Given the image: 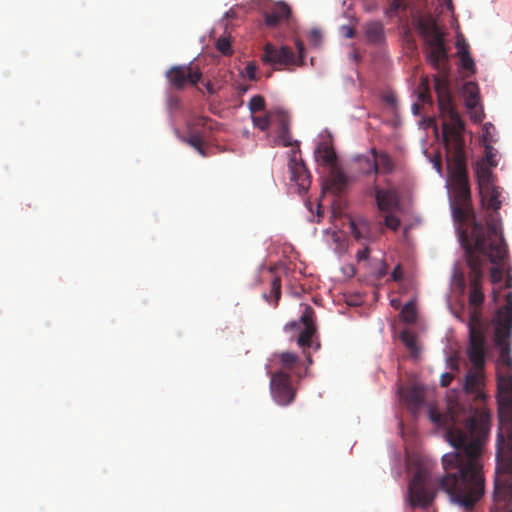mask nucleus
<instances>
[{
	"mask_svg": "<svg viewBox=\"0 0 512 512\" xmlns=\"http://www.w3.org/2000/svg\"><path fill=\"white\" fill-rule=\"evenodd\" d=\"M442 118V135L446 148L449 182L454 200L451 204L457 231L465 250L469 274V304L473 308L484 302L482 291L483 265L488 259L497 264L506 254L505 240L496 219L491 216L485 225L476 221L471 204L465 143L464 123L457 112L452 95H437Z\"/></svg>",
	"mask_w": 512,
	"mask_h": 512,
	"instance_id": "1",
	"label": "nucleus"
},
{
	"mask_svg": "<svg viewBox=\"0 0 512 512\" xmlns=\"http://www.w3.org/2000/svg\"><path fill=\"white\" fill-rule=\"evenodd\" d=\"M430 418L446 429L447 440L456 449L442 457L445 475L439 486L453 502L472 510L485 492L480 458L490 430V414L455 403L445 414L431 410Z\"/></svg>",
	"mask_w": 512,
	"mask_h": 512,
	"instance_id": "2",
	"label": "nucleus"
},
{
	"mask_svg": "<svg viewBox=\"0 0 512 512\" xmlns=\"http://www.w3.org/2000/svg\"><path fill=\"white\" fill-rule=\"evenodd\" d=\"M500 349V366L497 370L499 404L508 410L501 416V432L498 433L496 451V473L512 474V357L510 343L497 346Z\"/></svg>",
	"mask_w": 512,
	"mask_h": 512,
	"instance_id": "3",
	"label": "nucleus"
},
{
	"mask_svg": "<svg viewBox=\"0 0 512 512\" xmlns=\"http://www.w3.org/2000/svg\"><path fill=\"white\" fill-rule=\"evenodd\" d=\"M469 346L467 356L472 365L481 367L486 356V335L480 312L474 308L470 313L469 322Z\"/></svg>",
	"mask_w": 512,
	"mask_h": 512,
	"instance_id": "4",
	"label": "nucleus"
},
{
	"mask_svg": "<svg viewBox=\"0 0 512 512\" xmlns=\"http://www.w3.org/2000/svg\"><path fill=\"white\" fill-rule=\"evenodd\" d=\"M429 475L418 469L409 483V501L412 507L427 509L433 502L435 493L429 485Z\"/></svg>",
	"mask_w": 512,
	"mask_h": 512,
	"instance_id": "5",
	"label": "nucleus"
},
{
	"mask_svg": "<svg viewBox=\"0 0 512 512\" xmlns=\"http://www.w3.org/2000/svg\"><path fill=\"white\" fill-rule=\"evenodd\" d=\"M286 329L289 331L299 332L296 342L304 351L307 348L312 347L313 338L317 333L314 323V310L310 306H305V310L302 313L300 320L288 323L286 325Z\"/></svg>",
	"mask_w": 512,
	"mask_h": 512,
	"instance_id": "6",
	"label": "nucleus"
},
{
	"mask_svg": "<svg viewBox=\"0 0 512 512\" xmlns=\"http://www.w3.org/2000/svg\"><path fill=\"white\" fill-rule=\"evenodd\" d=\"M505 300L506 304L498 309L493 320L496 346H504L505 343H510L512 333V292L506 295Z\"/></svg>",
	"mask_w": 512,
	"mask_h": 512,
	"instance_id": "7",
	"label": "nucleus"
},
{
	"mask_svg": "<svg viewBox=\"0 0 512 512\" xmlns=\"http://www.w3.org/2000/svg\"><path fill=\"white\" fill-rule=\"evenodd\" d=\"M271 395L275 402L287 406L294 401L296 390L292 386L291 376L284 371H277L271 375Z\"/></svg>",
	"mask_w": 512,
	"mask_h": 512,
	"instance_id": "8",
	"label": "nucleus"
},
{
	"mask_svg": "<svg viewBox=\"0 0 512 512\" xmlns=\"http://www.w3.org/2000/svg\"><path fill=\"white\" fill-rule=\"evenodd\" d=\"M202 77L200 69L193 65H178L166 72V78L176 90H182L187 84L196 85Z\"/></svg>",
	"mask_w": 512,
	"mask_h": 512,
	"instance_id": "9",
	"label": "nucleus"
},
{
	"mask_svg": "<svg viewBox=\"0 0 512 512\" xmlns=\"http://www.w3.org/2000/svg\"><path fill=\"white\" fill-rule=\"evenodd\" d=\"M261 59L264 64L271 65L275 70H282L297 63L295 54L290 47H276L270 43L264 46Z\"/></svg>",
	"mask_w": 512,
	"mask_h": 512,
	"instance_id": "10",
	"label": "nucleus"
},
{
	"mask_svg": "<svg viewBox=\"0 0 512 512\" xmlns=\"http://www.w3.org/2000/svg\"><path fill=\"white\" fill-rule=\"evenodd\" d=\"M351 234L357 241L374 242L384 232L382 224L373 225L363 217H357L350 221Z\"/></svg>",
	"mask_w": 512,
	"mask_h": 512,
	"instance_id": "11",
	"label": "nucleus"
},
{
	"mask_svg": "<svg viewBox=\"0 0 512 512\" xmlns=\"http://www.w3.org/2000/svg\"><path fill=\"white\" fill-rule=\"evenodd\" d=\"M299 149H292L289 155V171L291 173V181L295 182L300 191H307L311 184L310 173L299 156Z\"/></svg>",
	"mask_w": 512,
	"mask_h": 512,
	"instance_id": "12",
	"label": "nucleus"
},
{
	"mask_svg": "<svg viewBox=\"0 0 512 512\" xmlns=\"http://www.w3.org/2000/svg\"><path fill=\"white\" fill-rule=\"evenodd\" d=\"M512 486L509 479L501 480L499 476L495 479L494 506L491 512H512Z\"/></svg>",
	"mask_w": 512,
	"mask_h": 512,
	"instance_id": "13",
	"label": "nucleus"
},
{
	"mask_svg": "<svg viewBox=\"0 0 512 512\" xmlns=\"http://www.w3.org/2000/svg\"><path fill=\"white\" fill-rule=\"evenodd\" d=\"M376 205L381 212H394L400 209V197L395 188L382 189L373 187Z\"/></svg>",
	"mask_w": 512,
	"mask_h": 512,
	"instance_id": "14",
	"label": "nucleus"
},
{
	"mask_svg": "<svg viewBox=\"0 0 512 512\" xmlns=\"http://www.w3.org/2000/svg\"><path fill=\"white\" fill-rule=\"evenodd\" d=\"M348 177L338 166L330 168L329 175L323 182V193L342 194L348 187Z\"/></svg>",
	"mask_w": 512,
	"mask_h": 512,
	"instance_id": "15",
	"label": "nucleus"
},
{
	"mask_svg": "<svg viewBox=\"0 0 512 512\" xmlns=\"http://www.w3.org/2000/svg\"><path fill=\"white\" fill-rule=\"evenodd\" d=\"M484 362L486 360L484 359ZM485 363L481 367L473 365V370H469L465 377L464 389L467 393L474 394L477 398L483 397V370Z\"/></svg>",
	"mask_w": 512,
	"mask_h": 512,
	"instance_id": "16",
	"label": "nucleus"
},
{
	"mask_svg": "<svg viewBox=\"0 0 512 512\" xmlns=\"http://www.w3.org/2000/svg\"><path fill=\"white\" fill-rule=\"evenodd\" d=\"M290 14V7L284 2H279L270 11L265 13V24L271 28L276 27L281 22L288 20Z\"/></svg>",
	"mask_w": 512,
	"mask_h": 512,
	"instance_id": "17",
	"label": "nucleus"
},
{
	"mask_svg": "<svg viewBox=\"0 0 512 512\" xmlns=\"http://www.w3.org/2000/svg\"><path fill=\"white\" fill-rule=\"evenodd\" d=\"M315 159L330 168L337 166V156L334 148L328 142H320L314 151Z\"/></svg>",
	"mask_w": 512,
	"mask_h": 512,
	"instance_id": "18",
	"label": "nucleus"
},
{
	"mask_svg": "<svg viewBox=\"0 0 512 512\" xmlns=\"http://www.w3.org/2000/svg\"><path fill=\"white\" fill-rule=\"evenodd\" d=\"M482 204L493 212H497L501 208V201L499 197L501 195L500 188L493 185L479 189Z\"/></svg>",
	"mask_w": 512,
	"mask_h": 512,
	"instance_id": "19",
	"label": "nucleus"
},
{
	"mask_svg": "<svg viewBox=\"0 0 512 512\" xmlns=\"http://www.w3.org/2000/svg\"><path fill=\"white\" fill-rule=\"evenodd\" d=\"M370 153L375 156V163L377 165L375 174H390L394 171V161L387 152H378L376 148H372Z\"/></svg>",
	"mask_w": 512,
	"mask_h": 512,
	"instance_id": "20",
	"label": "nucleus"
},
{
	"mask_svg": "<svg viewBox=\"0 0 512 512\" xmlns=\"http://www.w3.org/2000/svg\"><path fill=\"white\" fill-rule=\"evenodd\" d=\"M401 397L411 409L419 408L423 403L422 390L417 386H411L401 390Z\"/></svg>",
	"mask_w": 512,
	"mask_h": 512,
	"instance_id": "21",
	"label": "nucleus"
},
{
	"mask_svg": "<svg viewBox=\"0 0 512 512\" xmlns=\"http://www.w3.org/2000/svg\"><path fill=\"white\" fill-rule=\"evenodd\" d=\"M490 166H486L484 163H477L475 172L478 181V188L483 189L485 187L493 186L494 179L491 172Z\"/></svg>",
	"mask_w": 512,
	"mask_h": 512,
	"instance_id": "22",
	"label": "nucleus"
},
{
	"mask_svg": "<svg viewBox=\"0 0 512 512\" xmlns=\"http://www.w3.org/2000/svg\"><path fill=\"white\" fill-rule=\"evenodd\" d=\"M463 95L468 109H473L479 102V88L475 82H467L463 86Z\"/></svg>",
	"mask_w": 512,
	"mask_h": 512,
	"instance_id": "23",
	"label": "nucleus"
},
{
	"mask_svg": "<svg viewBox=\"0 0 512 512\" xmlns=\"http://www.w3.org/2000/svg\"><path fill=\"white\" fill-rule=\"evenodd\" d=\"M354 162L357 164V170L363 175H369L376 171L377 165L375 163V156L371 157L366 155H357L354 158Z\"/></svg>",
	"mask_w": 512,
	"mask_h": 512,
	"instance_id": "24",
	"label": "nucleus"
},
{
	"mask_svg": "<svg viewBox=\"0 0 512 512\" xmlns=\"http://www.w3.org/2000/svg\"><path fill=\"white\" fill-rule=\"evenodd\" d=\"M279 361L281 363L282 370L281 371H294L299 377L301 374L296 372L298 365L300 364L299 357L292 352H282L278 355Z\"/></svg>",
	"mask_w": 512,
	"mask_h": 512,
	"instance_id": "25",
	"label": "nucleus"
},
{
	"mask_svg": "<svg viewBox=\"0 0 512 512\" xmlns=\"http://www.w3.org/2000/svg\"><path fill=\"white\" fill-rule=\"evenodd\" d=\"M366 37L369 42L379 44L384 38V28L380 22H371L366 25Z\"/></svg>",
	"mask_w": 512,
	"mask_h": 512,
	"instance_id": "26",
	"label": "nucleus"
},
{
	"mask_svg": "<svg viewBox=\"0 0 512 512\" xmlns=\"http://www.w3.org/2000/svg\"><path fill=\"white\" fill-rule=\"evenodd\" d=\"M263 298L274 306L278 305L281 298V280L279 277H274L272 279L270 293H264Z\"/></svg>",
	"mask_w": 512,
	"mask_h": 512,
	"instance_id": "27",
	"label": "nucleus"
},
{
	"mask_svg": "<svg viewBox=\"0 0 512 512\" xmlns=\"http://www.w3.org/2000/svg\"><path fill=\"white\" fill-rule=\"evenodd\" d=\"M278 139L285 147L293 146L292 136L288 127V121L284 114L280 115V130L278 133Z\"/></svg>",
	"mask_w": 512,
	"mask_h": 512,
	"instance_id": "28",
	"label": "nucleus"
},
{
	"mask_svg": "<svg viewBox=\"0 0 512 512\" xmlns=\"http://www.w3.org/2000/svg\"><path fill=\"white\" fill-rule=\"evenodd\" d=\"M183 141H185L191 147H193L195 150H197V152L200 155H202L204 157L206 156L203 136L200 135L199 133L191 132L188 137L183 138Z\"/></svg>",
	"mask_w": 512,
	"mask_h": 512,
	"instance_id": "29",
	"label": "nucleus"
},
{
	"mask_svg": "<svg viewBox=\"0 0 512 512\" xmlns=\"http://www.w3.org/2000/svg\"><path fill=\"white\" fill-rule=\"evenodd\" d=\"M459 55H460L462 68L471 73H475V63L468 51L467 46H463L462 48H459Z\"/></svg>",
	"mask_w": 512,
	"mask_h": 512,
	"instance_id": "30",
	"label": "nucleus"
},
{
	"mask_svg": "<svg viewBox=\"0 0 512 512\" xmlns=\"http://www.w3.org/2000/svg\"><path fill=\"white\" fill-rule=\"evenodd\" d=\"M407 3L405 0H388V8L386 15L388 17H395L399 13L406 11Z\"/></svg>",
	"mask_w": 512,
	"mask_h": 512,
	"instance_id": "31",
	"label": "nucleus"
},
{
	"mask_svg": "<svg viewBox=\"0 0 512 512\" xmlns=\"http://www.w3.org/2000/svg\"><path fill=\"white\" fill-rule=\"evenodd\" d=\"M418 90H419V93H418L419 100L424 104L432 105V97L430 94L428 77H423L421 79Z\"/></svg>",
	"mask_w": 512,
	"mask_h": 512,
	"instance_id": "32",
	"label": "nucleus"
},
{
	"mask_svg": "<svg viewBox=\"0 0 512 512\" xmlns=\"http://www.w3.org/2000/svg\"><path fill=\"white\" fill-rule=\"evenodd\" d=\"M400 338L413 355L418 353L417 337L415 334L409 331H403Z\"/></svg>",
	"mask_w": 512,
	"mask_h": 512,
	"instance_id": "33",
	"label": "nucleus"
},
{
	"mask_svg": "<svg viewBox=\"0 0 512 512\" xmlns=\"http://www.w3.org/2000/svg\"><path fill=\"white\" fill-rule=\"evenodd\" d=\"M402 319L406 323H413L416 321V309L412 302L406 303L400 313Z\"/></svg>",
	"mask_w": 512,
	"mask_h": 512,
	"instance_id": "34",
	"label": "nucleus"
},
{
	"mask_svg": "<svg viewBox=\"0 0 512 512\" xmlns=\"http://www.w3.org/2000/svg\"><path fill=\"white\" fill-rule=\"evenodd\" d=\"M505 248H507V244L505 243ZM506 253H508V249H506ZM507 254L503 256L502 259L499 260L497 264H494L490 271V278L492 283H500L503 277V267L501 266L502 261L506 258Z\"/></svg>",
	"mask_w": 512,
	"mask_h": 512,
	"instance_id": "35",
	"label": "nucleus"
},
{
	"mask_svg": "<svg viewBox=\"0 0 512 512\" xmlns=\"http://www.w3.org/2000/svg\"><path fill=\"white\" fill-rule=\"evenodd\" d=\"M497 151L490 144H485V156L481 163H484L486 166L496 167L497 166Z\"/></svg>",
	"mask_w": 512,
	"mask_h": 512,
	"instance_id": "36",
	"label": "nucleus"
},
{
	"mask_svg": "<svg viewBox=\"0 0 512 512\" xmlns=\"http://www.w3.org/2000/svg\"><path fill=\"white\" fill-rule=\"evenodd\" d=\"M248 107L252 115H254L257 112L263 111L265 109V99L261 95H255L253 96L249 103Z\"/></svg>",
	"mask_w": 512,
	"mask_h": 512,
	"instance_id": "37",
	"label": "nucleus"
},
{
	"mask_svg": "<svg viewBox=\"0 0 512 512\" xmlns=\"http://www.w3.org/2000/svg\"><path fill=\"white\" fill-rule=\"evenodd\" d=\"M216 48L219 52H221L225 56H230L233 53L231 41L228 37H220L216 41Z\"/></svg>",
	"mask_w": 512,
	"mask_h": 512,
	"instance_id": "38",
	"label": "nucleus"
},
{
	"mask_svg": "<svg viewBox=\"0 0 512 512\" xmlns=\"http://www.w3.org/2000/svg\"><path fill=\"white\" fill-rule=\"evenodd\" d=\"M384 226L392 231H397L401 222L400 219L393 214V212H385Z\"/></svg>",
	"mask_w": 512,
	"mask_h": 512,
	"instance_id": "39",
	"label": "nucleus"
},
{
	"mask_svg": "<svg viewBox=\"0 0 512 512\" xmlns=\"http://www.w3.org/2000/svg\"><path fill=\"white\" fill-rule=\"evenodd\" d=\"M252 121H253L254 126H256L257 128H259L262 131L267 130L270 126V119H269L268 115H264V116L252 115Z\"/></svg>",
	"mask_w": 512,
	"mask_h": 512,
	"instance_id": "40",
	"label": "nucleus"
},
{
	"mask_svg": "<svg viewBox=\"0 0 512 512\" xmlns=\"http://www.w3.org/2000/svg\"><path fill=\"white\" fill-rule=\"evenodd\" d=\"M295 46H296V49L298 51V58H296L297 60V63L295 65H303V60H304V56H305V46H304V43L300 40V39H296L295 40Z\"/></svg>",
	"mask_w": 512,
	"mask_h": 512,
	"instance_id": "41",
	"label": "nucleus"
},
{
	"mask_svg": "<svg viewBox=\"0 0 512 512\" xmlns=\"http://www.w3.org/2000/svg\"><path fill=\"white\" fill-rule=\"evenodd\" d=\"M321 32L318 29H312L309 32V41L312 45L318 46L321 43Z\"/></svg>",
	"mask_w": 512,
	"mask_h": 512,
	"instance_id": "42",
	"label": "nucleus"
},
{
	"mask_svg": "<svg viewBox=\"0 0 512 512\" xmlns=\"http://www.w3.org/2000/svg\"><path fill=\"white\" fill-rule=\"evenodd\" d=\"M390 277H391V279H392L393 281H395V282H399V281H401V280H402V278H403V271H402V268H401V266H400V265H397V266L393 269V271H392V273H391Z\"/></svg>",
	"mask_w": 512,
	"mask_h": 512,
	"instance_id": "43",
	"label": "nucleus"
},
{
	"mask_svg": "<svg viewBox=\"0 0 512 512\" xmlns=\"http://www.w3.org/2000/svg\"><path fill=\"white\" fill-rule=\"evenodd\" d=\"M369 255H370V249L368 246H365L362 250H359L357 252L356 257H357L358 261H362V260H367L369 258Z\"/></svg>",
	"mask_w": 512,
	"mask_h": 512,
	"instance_id": "44",
	"label": "nucleus"
},
{
	"mask_svg": "<svg viewBox=\"0 0 512 512\" xmlns=\"http://www.w3.org/2000/svg\"><path fill=\"white\" fill-rule=\"evenodd\" d=\"M453 380V375L451 373H444L441 375L440 384L442 387H448Z\"/></svg>",
	"mask_w": 512,
	"mask_h": 512,
	"instance_id": "45",
	"label": "nucleus"
},
{
	"mask_svg": "<svg viewBox=\"0 0 512 512\" xmlns=\"http://www.w3.org/2000/svg\"><path fill=\"white\" fill-rule=\"evenodd\" d=\"M246 70V75L254 80L255 79V74H256V66L254 64H248L245 68Z\"/></svg>",
	"mask_w": 512,
	"mask_h": 512,
	"instance_id": "46",
	"label": "nucleus"
},
{
	"mask_svg": "<svg viewBox=\"0 0 512 512\" xmlns=\"http://www.w3.org/2000/svg\"><path fill=\"white\" fill-rule=\"evenodd\" d=\"M208 120H209V119H208V118H206V117H198V118L195 120L194 125H196V126H205Z\"/></svg>",
	"mask_w": 512,
	"mask_h": 512,
	"instance_id": "47",
	"label": "nucleus"
},
{
	"mask_svg": "<svg viewBox=\"0 0 512 512\" xmlns=\"http://www.w3.org/2000/svg\"><path fill=\"white\" fill-rule=\"evenodd\" d=\"M205 88H206V90H207V92H208L209 94H214V93H215V89H214V87H213V85H212V83H211V82H207V83L205 84Z\"/></svg>",
	"mask_w": 512,
	"mask_h": 512,
	"instance_id": "48",
	"label": "nucleus"
},
{
	"mask_svg": "<svg viewBox=\"0 0 512 512\" xmlns=\"http://www.w3.org/2000/svg\"><path fill=\"white\" fill-rule=\"evenodd\" d=\"M419 110H420V105L418 103H414L412 105V111L415 115H418L419 114Z\"/></svg>",
	"mask_w": 512,
	"mask_h": 512,
	"instance_id": "49",
	"label": "nucleus"
},
{
	"mask_svg": "<svg viewBox=\"0 0 512 512\" xmlns=\"http://www.w3.org/2000/svg\"><path fill=\"white\" fill-rule=\"evenodd\" d=\"M505 287L506 288H510L512 287V276L511 275H507V278H506V283H505Z\"/></svg>",
	"mask_w": 512,
	"mask_h": 512,
	"instance_id": "50",
	"label": "nucleus"
},
{
	"mask_svg": "<svg viewBox=\"0 0 512 512\" xmlns=\"http://www.w3.org/2000/svg\"><path fill=\"white\" fill-rule=\"evenodd\" d=\"M434 166L440 172L441 171V167H442L441 160L440 159L435 160Z\"/></svg>",
	"mask_w": 512,
	"mask_h": 512,
	"instance_id": "51",
	"label": "nucleus"
},
{
	"mask_svg": "<svg viewBox=\"0 0 512 512\" xmlns=\"http://www.w3.org/2000/svg\"><path fill=\"white\" fill-rule=\"evenodd\" d=\"M444 2H445V5L447 6V8L452 11L453 10L452 0H444Z\"/></svg>",
	"mask_w": 512,
	"mask_h": 512,
	"instance_id": "52",
	"label": "nucleus"
},
{
	"mask_svg": "<svg viewBox=\"0 0 512 512\" xmlns=\"http://www.w3.org/2000/svg\"><path fill=\"white\" fill-rule=\"evenodd\" d=\"M307 362H308L309 365L312 364V362H313L312 358H311V356L309 354L307 355Z\"/></svg>",
	"mask_w": 512,
	"mask_h": 512,
	"instance_id": "53",
	"label": "nucleus"
},
{
	"mask_svg": "<svg viewBox=\"0 0 512 512\" xmlns=\"http://www.w3.org/2000/svg\"><path fill=\"white\" fill-rule=\"evenodd\" d=\"M348 37H353V30H352V29H350V30L348 31Z\"/></svg>",
	"mask_w": 512,
	"mask_h": 512,
	"instance_id": "54",
	"label": "nucleus"
},
{
	"mask_svg": "<svg viewBox=\"0 0 512 512\" xmlns=\"http://www.w3.org/2000/svg\"><path fill=\"white\" fill-rule=\"evenodd\" d=\"M391 304H392L393 306H396V305H397L396 300H394V299H393V300H391Z\"/></svg>",
	"mask_w": 512,
	"mask_h": 512,
	"instance_id": "55",
	"label": "nucleus"
},
{
	"mask_svg": "<svg viewBox=\"0 0 512 512\" xmlns=\"http://www.w3.org/2000/svg\"><path fill=\"white\" fill-rule=\"evenodd\" d=\"M247 91V88H242V92H246Z\"/></svg>",
	"mask_w": 512,
	"mask_h": 512,
	"instance_id": "56",
	"label": "nucleus"
}]
</instances>
